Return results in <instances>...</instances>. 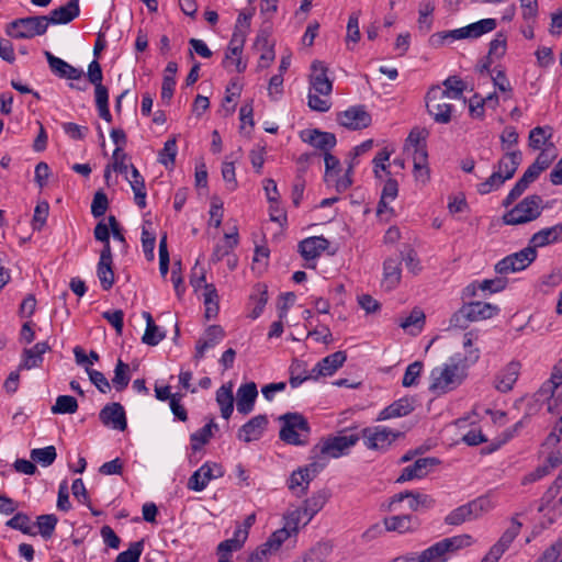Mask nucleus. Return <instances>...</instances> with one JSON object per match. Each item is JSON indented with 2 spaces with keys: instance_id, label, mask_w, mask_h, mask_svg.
<instances>
[{
  "instance_id": "1",
  "label": "nucleus",
  "mask_w": 562,
  "mask_h": 562,
  "mask_svg": "<svg viewBox=\"0 0 562 562\" xmlns=\"http://www.w3.org/2000/svg\"><path fill=\"white\" fill-rule=\"evenodd\" d=\"M464 356L457 353L448 363L436 367L430 373L429 391L436 395L448 393L458 387L467 378V370L480 358V350L473 347V334L464 335Z\"/></svg>"
},
{
  "instance_id": "2",
  "label": "nucleus",
  "mask_w": 562,
  "mask_h": 562,
  "mask_svg": "<svg viewBox=\"0 0 562 562\" xmlns=\"http://www.w3.org/2000/svg\"><path fill=\"white\" fill-rule=\"evenodd\" d=\"M499 313V307L482 301L464 303L450 317V327L465 329L471 323L481 322L494 317Z\"/></svg>"
},
{
  "instance_id": "3",
  "label": "nucleus",
  "mask_w": 562,
  "mask_h": 562,
  "mask_svg": "<svg viewBox=\"0 0 562 562\" xmlns=\"http://www.w3.org/2000/svg\"><path fill=\"white\" fill-rule=\"evenodd\" d=\"M282 427L279 437L293 446H305L308 442L311 427L307 419L300 413H285L279 417Z\"/></svg>"
},
{
  "instance_id": "4",
  "label": "nucleus",
  "mask_w": 562,
  "mask_h": 562,
  "mask_svg": "<svg viewBox=\"0 0 562 562\" xmlns=\"http://www.w3.org/2000/svg\"><path fill=\"white\" fill-rule=\"evenodd\" d=\"M542 203L543 199L540 195L530 194L504 213L502 222L510 226L530 223L541 215L543 210Z\"/></svg>"
},
{
  "instance_id": "5",
  "label": "nucleus",
  "mask_w": 562,
  "mask_h": 562,
  "mask_svg": "<svg viewBox=\"0 0 562 562\" xmlns=\"http://www.w3.org/2000/svg\"><path fill=\"white\" fill-rule=\"evenodd\" d=\"M471 543L472 537L470 535H459L445 538L424 550L418 555V562H446L449 554L469 547Z\"/></svg>"
},
{
  "instance_id": "6",
  "label": "nucleus",
  "mask_w": 562,
  "mask_h": 562,
  "mask_svg": "<svg viewBox=\"0 0 562 562\" xmlns=\"http://www.w3.org/2000/svg\"><path fill=\"white\" fill-rule=\"evenodd\" d=\"M47 21L44 15L20 18L5 26V34L15 40L33 38L46 33Z\"/></svg>"
},
{
  "instance_id": "7",
  "label": "nucleus",
  "mask_w": 562,
  "mask_h": 562,
  "mask_svg": "<svg viewBox=\"0 0 562 562\" xmlns=\"http://www.w3.org/2000/svg\"><path fill=\"white\" fill-rule=\"evenodd\" d=\"M490 508V501L485 497H479L450 512L446 516L445 522L450 526H459L465 521L477 519Z\"/></svg>"
},
{
  "instance_id": "8",
  "label": "nucleus",
  "mask_w": 562,
  "mask_h": 562,
  "mask_svg": "<svg viewBox=\"0 0 562 562\" xmlns=\"http://www.w3.org/2000/svg\"><path fill=\"white\" fill-rule=\"evenodd\" d=\"M426 108L434 121L439 124H448L451 121L453 105L439 86H434L426 93Z\"/></svg>"
},
{
  "instance_id": "9",
  "label": "nucleus",
  "mask_w": 562,
  "mask_h": 562,
  "mask_svg": "<svg viewBox=\"0 0 562 562\" xmlns=\"http://www.w3.org/2000/svg\"><path fill=\"white\" fill-rule=\"evenodd\" d=\"M562 384V359L553 367L551 376L533 394L532 401L528 403L526 416L535 414L541 404L551 400L559 386Z\"/></svg>"
},
{
  "instance_id": "10",
  "label": "nucleus",
  "mask_w": 562,
  "mask_h": 562,
  "mask_svg": "<svg viewBox=\"0 0 562 562\" xmlns=\"http://www.w3.org/2000/svg\"><path fill=\"white\" fill-rule=\"evenodd\" d=\"M369 450L386 451L402 432L382 426L366 427L359 435Z\"/></svg>"
},
{
  "instance_id": "11",
  "label": "nucleus",
  "mask_w": 562,
  "mask_h": 562,
  "mask_svg": "<svg viewBox=\"0 0 562 562\" xmlns=\"http://www.w3.org/2000/svg\"><path fill=\"white\" fill-rule=\"evenodd\" d=\"M536 258L537 250L529 243V245L520 251L508 255L504 259L499 260L495 266V270L501 274L521 271L533 262Z\"/></svg>"
},
{
  "instance_id": "12",
  "label": "nucleus",
  "mask_w": 562,
  "mask_h": 562,
  "mask_svg": "<svg viewBox=\"0 0 562 562\" xmlns=\"http://www.w3.org/2000/svg\"><path fill=\"white\" fill-rule=\"evenodd\" d=\"M360 439L359 434L338 435L328 437L322 441L319 447L321 454L329 456L330 458H339L349 452Z\"/></svg>"
},
{
  "instance_id": "13",
  "label": "nucleus",
  "mask_w": 562,
  "mask_h": 562,
  "mask_svg": "<svg viewBox=\"0 0 562 562\" xmlns=\"http://www.w3.org/2000/svg\"><path fill=\"white\" fill-rule=\"evenodd\" d=\"M224 470L217 463H204L188 480V488L195 492L203 491L213 479L222 477Z\"/></svg>"
},
{
  "instance_id": "14",
  "label": "nucleus",
  "mask_w": 562,
  "mask_h": 562,
  "mask_svg": "<svg viewBox=\"0 0 562 562\" xmlns=\"http://www.w3.org/2000/svg\"><path fill=\"white\" fill-rule=\"evenodd\" d=\"M520 528L521 522L513 518L510 527L504 531L498 541L490 549L481 562H497L518 536Z\"/></svg>"
},
{
  "instance_id": "15",
  "label": "nucleus",
  "mask_w": 562,
  "mask_h": 562,
  "mask_svg": "<svg viewBox=\"0 0 562 562\" xmlns=\"http://www.w3.org/2000/svg\"><path fill=\"white\" fill-rule=\"evenodd\" d=\"M318 473L317 463H311L304 468L293 471L288 480V487L296 496L301 497L306 494L308 485Z\"/></svg>"
},
{
  "instance_id": "16",
  "label": "nucleus",
  "mask_w": 562,
  "mask_h": 562,
  "mask_svg": "<svg viewBox=\"0 0 562 562\" xmlns=\"http://www.w3.org/2000/svg\"><path fill=\"white\" fill-rule=\"evenodd\" d=\"M337 121L341 126L356 131L368 127L371 124V115L364 105H356L338 113Z\"/></svg>"
},
{
  "instance_id": "17",
  "label": "nucleus",
  "mask_w": 562,
  "mask_h": 562,
  "mask_svg": "<svg viewBox=\"0 0 562 562\" xmlns=\"http://www.w3.org/2000/svg\"><path fill=\"white\" fill-rule=\"evenodd\" d=\"M245 42H246V32L243 31L238 26V24H236L233 35H232V38L229 41V44L226 48L225 57L222 63L224 68H228V60L231 59L229 54H234L235 56H237V59L235 60V66H236L237 72L241 74L246 70L247 64L245 61H243V59L240 57L243 54V50H244Z\"/></svg>"
},
{
  "instance_id": "18",
  "label": "nucleus",
  "mask_w": 562,
  "mask_h": 562,
  "mask_svg": "<svg viewBox=\"0 0 562 562\" xmlns=\"http://www.w3.org/2000/svg\"><path fill=\"white\" fill-rule=\"evenodd\" d=\"M521 364L519 361H510L502 368L493 379V386L501 393H508L513 390L520 374Z\"/></svg>"
},
{
  "instance_id": "19",
  "label": "nucleus",
  "mask_w": 562,
  "mask_h": 562,
  "mask_svg": "<svg viewBox=\"0 0 562 562\" xmlns=\"http://www.w3.org/2000/svg\"><path fill=\"white\" fill-rule=\"evenodd\" d=\"M496 26V20L488 18L460 29L451 30L449 35H451V40L477 38L494 31Z\"/></svg>"
},
{
  "instance_id": "20",
  "label": "nucleus",
  "mask_w": 562,
  "mask_h": 562,
  "mask_svg": "<svg viewBox=\"0 0 562 562\" xmlns=\"http://www.w3.org/2000/svg\"><path fill=\"white\" fill-rule=\"evenodd\" d=\"M101 423L113 429L124 431L127 428V419L124 407L116 402L106 404L99 413Z\"/></svg>"
},
{
  "instance_id": "21",
  "label": "nucleus",
  "mask_w": 562,
  "mask_h": 562,
  "mask_svg": "<svg viewBox=\"0 0 562 562\" xmlns=\"http://www.w3.org/2000/svg\"><path fill=\"white\" fill-rule=\"evenodd\" d=\"M439 463L440 460L435 457L419 458L413 464L402 470V474L397 477L396 483L423 479Z\"/></svg>"
},
{
  "instance_id": "22",
  "label": "nucleus",
  "mask_w": 562,
  "mask_h": 562,
  "mask_svg": "<svg viewBox=\"0 0 562 562\" xmlns=\"http://www.w3.org/2000/svg\"><path fill=\"white\" fill-rule=\"evenodd\" d=\"M310 83L316 93L328 97L333 91V81L328 78V68L321 61H313Z\"/></svg>"
},
{
  "instance_id": "23",
  "label": "nucleus",
  "mask_w": 562,
  "mask_h": 562,
  "mask_svg": "<svg viewBox=\"0 0 562 562\" xmlns=\"http://www.w3.org/2000/svg\"><path fill=\"white\" fill-rule=\"evenodd\" d=\"M267 426H268L267 415H263V414L257 415V416L250 418L246 424H244L239 428V430L237 432V438L245 442L258 440L263 435Z\"/></svg>"
},
{
  "instance_id": "24",
  "label": "nucleus",
  "mask_w": 562,
  "mask_h": 562,
  "mask_svg": "<svg viewBox=\"0 0 562 562\" xmlns=\"http://www.w3.org/2000/svg\"><path fill=\"white\" fill-rule=\"evenodd\" d=\"M44 55L47 59L52 72L55 76L69 80H79L82 78L83 71L81 69L71 66L70 64H68L59 57H56L48 50H45Z\"/></svg>"
},
{
  "instance_id": "25",
  "label": "nucleus",
  "mask_w": 562,
  "mask_h": 562,
  "mask_svg": "<svg viewBox=\"0 0 562 562\" xmlns=\"http://www.w3.org/2000/svg\"><path fill=\"white\" fill-rule=\"evenodd\" d=\"M301 138L314 148L324 151V154L328 153L337 143L335 134L322 132L316 128L303 131L301 133Z\"/></svg>"
},
{
  "instance_id": "26",
  "label": "nucleus",
  "mask_w": 562,
  "mask_h": 562,
  "mask_svg": "<svg viewBox=\"0 0 562 562\" xmlns=\"http://www.w3.org/2000/svg\"><path fill=\"white\" fill-rule=\"evenodd\" d=\"M385 531H396L398 533L414 532L420 526L418 517L413 515H396L383 519Z\"/></svg>"
},
{
  "instance_id": "27",
  "label": "nucleus",
  "mask_w": 562,
  "mask_h": 562,
  "mask_svg": "<svg viewBox=\"0 0 562 562\" xmlns=\"http://www.w3.org/2000/svg\"><path fill=\"white\" fill-rule=\"evenodd\" d=\"M80 14L78 0H69L65 5L56 8L46 16L47 26L49 24H67Z\"/></svg>"
},
{
  "instance_id": "28",
  "label": "nucleus",
  "mask_w": 562,
  "mask_h": 562,
  "mask_svg": "<svg viewBox=\"0 0 562 562\" xmlns=\"http://www.w3.org/2000/svg\"><path fill=\"white\" fill-rule=\"evenodd\" d=\"M247 530L236 529L234 531L233 538L222 541L217 546V562H232V552L241 549L245 541L247 540Z\"/></svg>"
},
{
  "instance_id": "29",
  "label": "nucleus",
  "mask_w": 562,
  "mask_h": 562,
  "mask_svg": "<svg viewBox=\"0 0 562 562\" xmlns=\"http://www.w3.org/2000/svg\"><path fill=\"white\" fill-rule=\"evenodd\" d=\"M257 396L258 390L255 382L241 384L236 394L237 412L243 415H248L252 412Z\"/></svg>"
},
{
  "instance_id": "30",
  "label": "nucleus",
  "mask_w": 562,
  "mask_h": 562,
  "mask_svg": "<svg viewBox=\"0 0 562 562\" xmlns=\"http://www.w3.org/2000/svg\"><path fill=\"white\" fill-rule=\"evenodd\" d=\"M50 350V346L46 341L35 344L32 348H25L22 353V362L19 370H31L38 368L43 363V355Z\"/></svg>"
},
{
  "instance_id": "31",
  "label": "nucleus",
  "mask_w": 562,
  "mask_h": 562,
  "mask_svg": "<svg viewBox=\"0 0 562 562\" xmlns=\"http://www.w3.org/2000/svg\"><path fill=\"white\" fill-rule=\"evenodd\" d=\"M225 337V331L220 325H211L205 329L204 336L200 338L195 346V358L201 359L206 349L215 347Z\"/></svg>"
},
{
  "instance_id": "32",
  "label": "nucleus",
  "mask_w": 562,
  "mask_h": 562,
  "mask_svg": "<svg viewBox=\"0 0 562 562\" xmlns=\"http://www.w3.org/2000/svg\"><path fill=\"white\" fill-rule=\"evenodd\" d=\"M539 175L536 170L530 169L529 167L524 172V175L518 179L512 190L508 192L506 198L503 200L502 205L504 207H509L516 200H518L528 187L538 179Z\"/></svg>"
},
{
  "instance_id": "33",
  "label": "nucleus",
  "mask_w": 562,
  "mask_h": 562,
  "mask_svg": "<svg viewBox=\"0 0 562 562\" xmlns=\"http://www.w3.org/2000/svg\"><path fill=\"white\" fill-rule=\"evenodd\" d=\"M529 243L536 250L538 247L562 243V223L540 229L531 236Z\"/></svg>"
},
{
  "instance_id": "34",
  "label": "nucleus",
  "mask_w": 562,
  "mask_h": 562,
  "mask_svg": "<svg viewBox=\"0 0 562 562\" xmlns=\"http://www.w3.org/2000/svg\"><path fill=\"white\" fill-rule=\"evenodd\" d=\"M330 497V492L326 488L319 490L311 495V497L304 501V515L306 519L303 521V526H306L312 518L326 505Z\"/></svg>"
},
{
  "instance_id": "35",
  "label": "nucleus",
  "mask_w": 562,
  "mask_h": 562,
  "mask_svg": "<svg viewBox=\"0 0 562 562\" xmlns=\"http://www.w3.org/2000/svg\"><path fill=\"white\" fill-rule=\"evenodd\" d=\"M329 247V240L323 236H314L302 240L299 244L301 256L306 259H315Z\"/></svg>"
},
{
  "instance_id": "36",
  "label": "nucleus",
  "mask_w": 562,
  "mask_h": 562,
  "mask_svg": "<svg viewBox=\"0 0 562 562\" xmlns=\"http://www.w3.org/2000/svg\"><path fill=\"white\" fill-rule=\"evenodd\" d=\"M112 254H109L108 251H101L100 260L97 267V274L104 291H109L114 284V272L112 269Z\"/></svg>"
},
{
  "instance_id": "37",
  "label": "nucleus",
  "mask_w": 562,
  "mask_h": 562,
  "mask_svg": "<svg viewBox=\"0 0 562 562\" xmlns=\"http://www.w3.org/2000/svg\"><path fill=\"white\" fill-rule=\"evenodd\" d=\"M414 411V401L408 397L400 398L391 405L382 409L378 416V420H386L390 418L403 417Z\"/></svg>"
},
{
  "instance_id": "38",
  "label": "nucleus",
  "mask_w": 562,
  "mask_h": 562,
  "mask_svg": "<svg viewBox=\"0 0 562 562\" xmlns=\"http://www.w3.org/2000/svg\"><path fill=\"white\" fill-rule=\"evenodd\" d=\"M507 281L502 278L495 279H486L482 282H473L469 284L464 290L462 297L470 299L476 295L477 290L490 291L491 293H496L505 289Z\"/></svg>"
},
{
  "instance_id": "39",
  "label": "nucleus",
  "mask_w": 562,
  "mask_h": 562,
  "mask_svg": "<svg viewBox=\"0 0 562 562\" xmlns=\"http://www.w3.org/2000/svg\"><path fill=\"white\" fill-rule=\"evenodd\" d=\"M347 360L346 351H336L323 358L317 362L318 374H325V376L333 375L339 368L344 366Z\"/></svg>"
},
{
  "instance_id": "40",
  "label": "nucleus",
  "mask_w": 562,
  "mask_h": 562,
  "mask_svg": "<svg viewBox=\"0 0 562 562\" xmlns=\"http://www.w3.org/2000/svg\"><path fill=\"white\" fill-rule=\"evenodd\" d=\"M521 160L522 155L520 150L508 151L498 160L497 171L502 173L505 179L509 180L514 177Z\"/></svg>"
},
{
  "instance_id": "41",
  "label": "nucleus",
  "mask_w": 562,
  "mask_h": 562,
  "mask_svg": "<svg viewBox=\"0 0 562 562\" xmlns=\"http://www.w3.org/2000/svg\"><path fill=\"white\" fill-rule=\"evenodd\" d=\"M216 402L221 408L222 417L228 419L234 411V395L232 383L222 385L216 391Z\"/></svg>"
},
{
  "instance_id": "42",
  "label": "nucleus",
  "mask_w": 562,
  "mask_h": 562,
  "mask_svg": "<svg viewBox=\"0 0 562 562\" xmlns=\"http://www.w3.org/2000/svg\"><path fill=\"white\" fill-rule=\"evenodd\" d=\"M401 262L395 258H387L383 265V285L392 290L401 281Z\"/></svg>"
},
{
  "instance_id": "43",
  "label": "nucleus",
  "mask_w": 562,
  "mask_h": 562,
  "mask_svg": "<svg viewBox=\"0 0 562 562\" xmlns=\"http://www.w3.org/2000/svg\"><path fill=\"white\" fill-rule=\"evenodd\" d=\"M415 179L423 183L429 180L428 154L426 148L414 149L413 154Z\"/></svg>"
},
{
  "instance_id": "44",
  "label": "nucleus",
  "mask_w": 562,
  "mask_h": 562,
  "mask_svg": "<svg viewBox=\"0 0 562 562\" xmlns=\"http://www.w3.org/2000/svg\"><path fill=\"white\" fill-rule=\"evenodd\" d=\"M238 245V233L237 229L232 234H225L224 241L217 244L213 250L211 256V260L213 262L221 261L224 257H228L233 249Z\"/></svg>"
},
{
  "instance_id": "45",
  "label": "nucleus",
  "mask_w": 562,
  "mask_h": 562,
  "mask_svg": "<svg viewBox=\"0 0 562 562\" xmlns=\"http://www.w3.org/2000/svg\"><path fill=\"white\" fill-rule=\"evenodd\" d=\"M94 98L99 116L105 122L111 123L112 115L109 109V90L103 83L94 86Z\"/></svg>"
},
{
  "instance_id": "46",
  "label": "nucleus",
  "mask_w": 562,
  "mask_h": 562,
  "mask_svg": "<svg viewBox=\"0 0 562 562\" xmlns=\"http://www.w3.org/2000/svg\"><path fill=\"white\" fill-rule=\"evenodd\" d=\"M445 88H441L443 94L453 100L463 98V92L467 89L465 82L457 76H450L442 82Z\"/></svg>"
},
{
  "instance_id": "47",
  "label": "nucleus",
  "mask_w": 562,
  "mask_h": 562,
  "mask_svg": "<svg viewBox=\"0 0 562 562\" xmlns=\"http://www.w3.org/2000/svg\"><path fill=\"white\" fill-rule=\"evenodd\" d=\"M217 428V424L214 423L213 419H211L205 426L200 428L198 431L193 432L190 436L191 449L193 451L200 450L205 443L209 442L210 438L212 437L213 429Z\"/></svg>"
},
{
  "instance_id": "48",
  "label": "nucleus",
  "mask_w": 562,
  "mask_h": 562,
  "mask_svg": "<svg viewBox=\"0 0 562 562\" xmlns=\"http://www.w3.org/2000/svg\"><path fill=\"white\" fill-rule=\"evenodd\" d=\"M204 305L206 319H211L217 316L220 310L218 295L214 284L204 285Z\"/></svg>"
},
{
  "instance_id": "49",
  "label": "nucleus",
  "mask_w": 562,
  "mask_h": 562,
  "mask_svg": "<svg viewBox=\"0 0 562 562\" xmlns=\"http://www.w3.org/2000/svg\"><path fill=\"white\" fill-rule=\"evenodd\" d=\"M407 499L408 507L413 512L429 509L435 505V499L430 495L416 491H411Z\"/></svg>"
},
{
  "instance_id": "50",
  "label": "nucleus",
  "mask_w": 562,
  "mask_h": 562,
  "mask_svg": "<svg viewBox=\"0 0 562 562\" xmlns=\"http://www.w3.org/2000/svg\"><path fill=\"white\" fill-rule=\"evenodd\" d=\"M128 371V364L119 359L114 369V376L112 379L113 386L116 391L121 392L127 387L131 380Z\"/></svg>"
},
{
  "instance_id": "51",
  "label": "nucleus",
  "mask_w": 562,
  "mask_h": 562,
  "mask_svg": "<svg viewBox=\"0 0 562 562\" xmlns=\"http://www.w3.org/2000/svg\"><path fill=\"white\" fill-rule=\"evenodd\" d=\"M435 10L432 0H423L419 4L418 27L422 32L428 33L431 29V19H429Z\"/></svg>"
},
{
  "instance_id": "52",
  "label": "nucleus",
  "mask_w": 562,
  "mask_h": 562,
  "mask_svg": "<svg viewBox=\"0 0 562 562\" xmlns=\"http://www.w3.org/2000/svg\"><path fill=\"white\" fill-rule=\"evenodd\" d=\"M78 409V402L74 396L59 395L55 404L52 406L54 414H74Z\"/></svg>"
},
{
  "instance_id": "53",
  "label": "nucleus",
  "mask_w": 562,
  "mask_h": 562,
  "mask_svg": "<svg viewBox=\"0 0 562 562\" xmlns=\"http://www.w3.org/2000/svg\"><path fill=\"white\" fill-rule=\"evenodd\" d=\"M57 522L58 518L54 514L40 515L36 518V526L38 527V531L44 539L52 538Z\"/></svg>"
},
{
  "instance_id": "54",
  "label": "nucleus",
  "mask_w": 562,
  "mask_h": 562,
  "mask_svg": "<svg viewBox=\"0 0 562 562\" xmlns=\"http://www.w3.org/2000/svg\"><path fill=\"white\" fill-rule=\"evenodd\" d=\"M57 453L54 446H47L45 448H37L31 451V459L34 462L48 467L56 460Z\"/></svg>"
},
{
  "instance_id": "55",
  "label": "nucleus",
  "mask_w": 562,
  "mask_h": 562,
  "mask_svg": "<svg viewBox=\"0 0 562 562\" xmlns=\"http://www.w3.org/2000/svg\"><path fill=\"white\" fill-rule=\"evenodd\" d=\"M5 526L15 530H20L24 535L35 536V532L31 527L30 517L25 513H16L5 522Z\"/></svg>"
},
{
  "instance_id": "56",
  "label": "nucleus",
  "mask_w": 562,
  "mask_h": 562,
  "mask_svg": "<svg viewBox=\"0 0 562 562\" xmlns=\"http://www.w3.org/2000/svg\"><path fill=\"white\" fill-rule=\"evenodd\" d=\"M506 181L507 179L495 170L485 181L477 184V192L482 195L488 194L492 191L498 190Z\"/></svg>"
},
{
  "instance_id": "57",
  "label": "nucleus",
  "mask_w": 562,
  "mask_h": 562,
  "mask_svg": "<svg viewBox=\"0 0 562 562\" xmlns=\"http://www.w3.org/2000/svg\"><path fill=\"white\" fill-rule=\"evenodd\" d=\"M177 153V138L173 136L165 143L164 148L159 151L158 160L166 168H168L169 166L172 167L176 161Z\"/></svg>"
},
{
  "instance_id": "58",
  "label": "nucleus",
  "mask_w": 562,
  "mask_h": 562,
  "mask_svg": "<svg viewBox=\"0 0 562 562\" xmlns=\"http://www.w3.org/2000/svg\"><path fill=\"white\" fill-rule=\"evenodd\" d=\"M143 550L144 540L132 542L127 550L116 557L115 562H138Z\"/></svg>"
},
{
  "instance_id": "59",
  "label": "nucleus",
  "mask_w": 562,
  "mask_h": 562,
  "mask_svg": "<svg viewBox=\"0 0 562 562\" xmlns=\"http://www.w3.org/2000/svg\"><path fill=\"white\" fill-rule=\"evenodd\" d=\"M71 492H72V495L78 499V502H80V503H82V504H85L86 506L89 507V509L91 510L92 515H94V516H99L100 515V512L94 510L92 508L91 503H90V498H89V495H88V492H87L86 486L83 484V481L81 479H76L72 482Z\"/></svg>"
},
{
  "instance_id": "60",
  "label": "nucleus",
  "mask_w": 562,
  "mask_h": 562,
  "mask_svg": "<svg viewBox=\"0 0 562 562\" xmlns=\"http://www.w3.org/2000/svg\"><path fill=\"white\" fill-rule=\"evenodd\" d=\"M165 338V334L160 331L159 327L154 321H150L146 325L145 333L142 337V341L148 346H156Z\"/></svg>"
},
{
  "instance_id": "61",
  "label": "nucleus",
  "mask_w": 562,
  "mask_h": 562,
  "mask_svg": "<svg viewBox=\"0 0 562 562\" xmlns=\"http://www.w3.org/2000/svg\"><path fill=\"white\" fill-rule=\"evenodd\" d=\"M49 212V204L46 201H41L36 204L32 220V227L34 231H41L45 225Z\"/></svg>"
},
{
  "instance_id": "62",
  "label": "nucleus",
  "mask_w": 562,
  "mask_h": 562,
  "mask_svg": "<svg viewBox=\"0 0 562 562\" xmlns=\"http://www.w3.org/2000/svg\"><path fill=\"white\" fill-rule=\"evenodd\" d=\"M506 35L502 32L497 33L495 38L490 43L488 55L486 59L490 58H501L506 53Z\"/></svg>"
},
{
  "instance_id": "63",
  "label": "nucleus",
  "mask_w": 562,
  "mask_h": 562,
  "mask_svg": "<svg viewBox=\"0 0 562 562\" xmlns=\"http://www.w3.org/2000/svg\"><path fill=\"white\" fill-rule=\"evenodd\" d=\"M108 207L109 199L106 194L102 190L97 191L91 203V214L94 217H101L105 214Z\"/></svg>"
},
{
  "instance_id": "64",
  "label": "nucleus",
  "mask_w": 562,
  "mask_h": 562,
  "mask_svg": "<svg viewBox=\"0 0 562 562\" xmlns=\"http://www.w3.org/2000/svg\"><path fill=\"white\" fill-rule=\"evenodd\" d=\"M562 562V538L549 547L536 562Z\"/></svg>"
}]
</instances>
